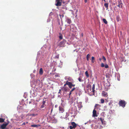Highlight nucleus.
<instances>
[{
	"mask_svg": "<svg viewBox=\"0 0 129 129\" xmlns=\"http://www.w3.org/2000/svg\"><path fill=\"white\" fill-rule=\"evenodd\" d=\"M66 85H68L69 87L70 88H71L72 86H75V85L71 83L68 81L64 85V86H65Z\"/></svg>",
	"mask_w": 129,
	"mask_h": 129,
	"instance_id": "1",
	"label": "nucleus"
},
{
	"mask_svg": "<svg viewBox=\"0 0 129 129\" xmlns=\"http://www.w3.org/2000/svg\"><path fill=\"white\" fill-rule=\"evenodd\" d=\"M119 104L120 106L124 107L125 106V103L124 101L121 100L120 101Z\"/></svg>",
	"mask_w": 129,
	"mask_h": 129,
	"instance_id": "2",
	"label": "nucleus"
},
{
	"mask_svg": "<svg viewBox=\"0 0 129 129\" xmlns=\"http://www.w3.org/2000/svg\"><path fill=\"white\" fill-rule=\"evenodd\" d=\"M71 124L73 126H70V129H72L73 128H75L77 126V124L74 122H72L71 123Z\"/></svg>",
	"mask_w": 129,
	"mask_h": 129,
	"instance_id": "3",
	"label": "nucleus"
},
{
	"mask_svg": "<svg viewBox=\"0 0 129 129\" xmlns=\"http://www.w3.org/2000/svg\"><path fill=\"white\" fill-rule=\"evenodd\" d=\"M101 66L102 67H105L106 68H109L108 65L107 64H104L103 63H102Z\"/></svg>",
	"mask_w": 129,
	"mask_h": 129,
	"instance_id": "4",
	"label": "nucleus"
},
{
	"mask_svg": "<svg viewBox=\"0 0 129 129\" xmlns=\"http://www.w3.org/2000/svg\"><path fill=\"white\" fill-rule=\"evenodd\" d=\"M8 124V123H4L2 125L0 126V128L1 129H5Z\"/></svg>",
	"mask_w": 129,
	"mask_h": 129,
	"instance_id": "5",
	"label": "nucleus"
},
{
	"mask_svg": "<svg viewBox=\"0 0 129 129\" xmlns=\"http://www.w3.org/2000/svg\"><path fill=\"white\" fill-rule=\"evenodd\" d=\"M96 111L95 110H94L93 112V117H97V115L96 114Z\"/></svg>",
	"mask_w": 129,
	"mask_h": 129,
	"instance_id": "6",
	"label": "nucleus"
},
{
	"mask_svg": "<svg viewBox=\"0 0 129 129\" xmlns=\"http://www.w3.org/2000/svg\"><path fill=\"white\" fill-rule=\"evenodd\" d=\"M102 95L105 97H107L108 96L107 93L104 91H103L102 93Z\"/></svg>",
	"mask_w": 129,
	"mask_h": 129,
	"instance_id": "7",
	"label": "nucleus"
},
{
	"mask_svg": "<svg viewBox=\"0 0 129 129\" xmlns=\"http://www.w3.org/2000/svg\"><path fill=\"white\" fill-rule=\"evenodd\" d=\"M65 42H61L60 43V47L64 46Z\"/></svg>",
	"mask_w": 129,
	"mask_h": 129,
	"instance_id": "8",
	"label": "nucleus"
},
{
	"mask_svg": "<svg viewBox=\"0 0 129 129\" xmlns=\"http://www.w3.org/2000/svg\"><path fill=\"white\" fill-rule=\"evenodd\" d=\"M59 110L60 112L62 113L64 112V110L61 107H59Z\"/></svg>",
	"mask_w": 129,
	"mask_h": 129,
	"instance_id": "9",
	"label": "nucleus"
},
{
	"mask_svg": "<svg viewBox=\"0 0 129 129\" xmlns=\"http://www.w3.org/2000/svg\"><path fill=\"white\" fill-rule=\"evenodd\" d=\"M57 2V4H56V5L57 6H60L61 5V3L59 2V1H56Z\"/></svg>",
	"mask_w": 129,
	"mask_h": 129,
	"instance_id": "10",
	"label": "nucleus"
},
{
	"mask_svg": "<svg viewBox=\"0 0 129 129\" xmlns=\"http://www.w3.org/2000/svg\"><path fill=\"white\" fill-rule=\"evenodd\" d=\"M40 126V125L39 124L31 125V126L33 127H35L37 126Z\"/></svg>",
	"mask_w": 129,
	"mask_h": 129,
	"instance_id": "11",
	"label": "nucleus"
},
{
	"mask_svg": "<svg viewBox=\"0 0 129 129\" xmlns=\"http://www.w3.org/2000/svg\"><path fill=\"white\" fill-rule=\"evenodd\" d=\"M43 73V70L42 68H41L40 69V71H39V73L40 74L42 75V74Z\"/></svg>",
	"mask_w": 129,
	"mask_h": 129,
	"instance_id": "12",
	"label": "nucleus"
},
{
	"mask_svg": "<svg viewBox=\"0 0 129 129\" xmlns=\"http://www.w3.org/2000/svg\"><path fill=\"white\" fill-rule=\"evenodd\" d=\"M94 88H95V86L93 84L92 87V91L94 92Z\"/></svg>",
	"mask_w": 129,
	"mask_h": 129,
	"instance_id": "13",
	"label": "nucleus"
},
{
	"mask_svg": "<svg viewBox=\"0 0 129 129\" xmlns=\"http://www.w3.org/2000/svg\"><path fill=\"white\" fill-rule=\"evenodd\" d=\"M91 62H92V63H93L94 62V57L93 56L91 58Z\"/></svg>",
	"mask_w": 129,
	"mask_h": 129,
	"instance_id": "14",
	"label": "nucleus"
},
{
	"mask_svg": "<svg viewBox=\"0 0 129 129\" xmlns=\"http://www.w3.org/2000/svg\"><path fill=\"white\" fill-rule=\"evenodd\" d=\"M103 22L106 24H107V22L106 19H103Z\"/></svg>",
	"mask_w": 129,
	"mask_h": 129,
	"instance_id": "15",
	"label": "nucleus"
},
{
	"mask_svg": "<svg viewBox=\"0 0 129 129\" xmlns=\"http://www.w3.org/2000/svg\"><path fill=\"white\" fill-rule=\"evenodd\" d=\"M90 56V55L89 54H88L86 56V58L87 60H89V58Z\"/></svg>",
	"mask_w": 129,
	"mask_h": 129,
	"instance_id": "16",
	"label": "nucleus"
},
{
	"mask_svg": "<svg viewBox=\"0 0 129 129\" xmlns=\"http://www.w3.org/2000/svg\"><path fill=\"white\" fill-rule=\"evenodd\" d=\"M85 75H86V77H89V75L88 74V72L87 71H86L85 72Z\"/></svg>",
	"mask_w": 129,
	"mask_h": 129,
	"instance_id": "17",
	"label": "nucleus"
},
{
	"mask_svg": "<svg viewBox=\"0 0 129 129\" xmlns=\"http://www.w3.org/2000/svg\"><path fill=\"white\" fill-rule=\"evenodd\" d=\"M67 23H70L71 22V20L69 19H67Z\"/></svg>",
	"mask_w": 129,
	"mask_h": 129,
	"instance_id": "18",
	"label": "nucleus"
},
{
	"mask_svg": "<svg viewBox=\"0 0 129 129\" xmlns=\"http://www.w3.org/2000/svg\"><path fill=\"white\" fill-rule=\"evenodd\" d=\"M103 58L104 60V62H105L106 61V59L104 56H103Z\"/></svg>",
	"mask_w": 129,
	"mask_h": 129,
	"instance_id": "19",
	"label": "nucleus"
},
{
	"mask_svg": "<svg viewBox=\"0 0 129 129\" xmlns=\"http://www.w3.org/2000/svg\"><path fill=\"white\" fill-rule=\"evenodd\" d=\"M4 121V119L1 118H0V122H3Z\"/></svg>",
	"mask_w": 129,
	"mask_h": 129,
	"instance_id": "20",
	"label": "nucleus"
},
{
	"mask_svg": "<svg viewBox=\"0 0 129 129\" xmlns=\"http://www.w3.org/2000/svg\"><path fill=\"white\" fill-rule=\"evenodd\" d=\"M104 6L106 7L107 8L108 7V4L107 3H105L104 4Z\"/></svg>",
	"mask_w": 129,
	"mask_h": 129,
	"instance_id": "21",
	"label": "nucleus"
},
{
	"mask_svg": "<svg viewBox=\"0 0 129 129\" xmlns=\"http://www.w3.org/2000/svg\"><path fill=\"white\" fill-rule=\"evenodd\" d=\"M101 102L102 103H103L104 102V100L103 99H101Z\"/></svg>",
	"mask_w": 129,
	"mask_h": 129,
	"instance_id": "22",
	"label": "nucleus"
},
{
	"mask_svg": "<svg viewBox=\"0 0 129 129\" xmlns=\"http://www.w3.org/2000/svg\"><path fill=\"white\" fill-rule=\"evenodd\" d=\"M75 88H73L72 89V90H71V91L72 92L74 90H75Z\"/></svg>",
	"mask_w": 129,
	"mask_h": 129,
	"instance_id": "23",
	"label": "nucleus"
},
{
	"mask_svg": "<svg viewBox=\"0 0 129 129\" xmlns=\"http://www.w3.org/2000/svg\"><path fill=\"white\" fill-rule=\"evenodd\" d=\"M59 38L61 39H62V37L61 36H59Z\"/></svg>",
	"mask_w": 129,
	"mask_h": 129,
	"instance_id": "24",
	"label": "nucleus"
},
{
	"mask_svg": "<svg viewBox=\"0 0 129 129\" xmlns=\"http://www.w3.org/2000/svg\"><path fill=\"white\" fill-rule=\"evenodd\" d=\"M118 6L119 8H120V6H121V5H118Z\"/></svg>",
	"mask_w": 129,
	"mask_h": 129,
	"instance_id": "25",
	"label": "nucleus"
},
{
	"mask_svg": "<svg viewBox=\"0 0 129 129\" xmlns=\"http://www.w3.org/2000/svg\"><path fill=\"white\" fill-rule=\"evenodd\" d=\"M100 120H101V121L102 123L103 121H102V120L101 118H100Z\"/></svg>",
	"mask_w": 129,
	"mask_h": 129,
	"instance_id": "26",
	"label": "nucleus"
},
{
	"mask_svg": "<svg viewBox=\"0 0 129 129\" xmlns=\"http://www.w3.org/2000/svg\"><path fill=\"white\" fill-rule=\"evenodd\" d=\"M87 0H85V3L87 2Z\"/></svg>",
	"mask_w": 129,
	"mask_h": 129,
	"instance_id": "27",
	"label": "nucleus"
},
{
	"mask_svg": "<svg viewBox=\"0 0 129 129\" xmlns=\"http://www.w3.org/2000/svg\"><path fill=\"white\" fill-rule=\"evenodd\" d=\"M99 59L100 61H101V58H99Z\"/></svg>",
	"mask_w": 129,
	"mask_h": 129,
	"instance_id": "28",
	"label": "nucleus"
},
{
	"mask_svg": "<svg viewBox=\"0 0 129 129\" xmlns=\"http://www.w3.org/2000/svg\"><path fill=\"white\" fill-rule=\"evenodd\" d=\"M72 92L71 91L70 92V94H71V92Z\"/></svg>",
	"mask_w": 129,
	"mask_h": 129,
	"instance_id": "29",
	"label": "nucleus"
},
{
	"mask_svg": "<svg viewBox=\"0 0 129 129\" xmlns=\"http://www.w3.org/2000/svg\"><path fill=\"white\" fill-rule=\"evenodd\" d=\"M77 12H78V10H76V13H77Z\"/></svg>",
	"mask_w": 129,
	"mask_h": 129,
	"instance_id": "30",
	"label": "nucleus"
},
{
	"mask_svg": "<svg viewBox=\"0 0 129 129\" xmlns=\"http://www.w3.org/2000/svg\"><path fill=\"white\" fill-rule=\"evenodd\" d=\"M57 106V105H55V107H56Z\"/></svg>",
	"mask_w": 129,
	"mask_h": 129,
	"instance_id": "31",
	"label": "nucleus"
},
{
	"mask_svg": "<svg viewBox=\"0 0 129 129\" xmlns=\"http://www.w3.org/2000/svg\"><path fill=\"white\" fill-rule=\"evenodd\" d=\"M23 124H25V123H23Z\"/></svg>",
	"mask_w": 129,
	"mask_h": 129,
	"instance_id": "32",
	"label": "nucleus"
},
{
	"mask_svg": "<svg viewBox=\"0 0 129 129\" xmlns=\"http://www.w3.org/2000/svg\"><path fill=\"white\" fill-rule=\"evenodd\" d=\"M86 124V123H85V124Z\"/></svg>",
	"mask_w": 129,
	"mask_h": 129,
	"instance_id": "33",
	"label": "nucleus"
},
{
	"mask_svg": "<svg viewBox=\"0 0 129 129\" xmlns=\"http://www.w3.org/2000/svg\"><path fill=\"white\" fill-rule=\"evenodd\" d=\"M79 81H80V80H79Z\"/></svg>",
	"mask_w": 129,
	"mask_h": 129,
	"instance_id": "34",
	"label": "nucleus"
},
{
	"mask_svg": "<svg viewBox=\"0 0 129 129\" xmlns=\"http://www.w3.org/2000/svg\"><path fill=\"white\" fill-rule=\"evenodd\" d=\"M18 129H20V128H19Z\"/></svg>",
	"mask_w": 129,
	"mask_h": 129,
	"instance_id": "35",
	"label": "nucleus"
}]
</instances>
